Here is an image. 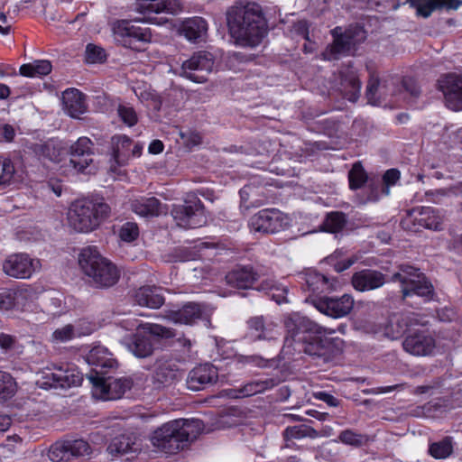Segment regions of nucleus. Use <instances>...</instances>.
I'll return each mask as SVG.
<instances>
[{"mask_svg":"<svg viewBox=\"0 0 462 462\" xmlns=\"http://www.w3.org/2000/svg\"><path fill=\"white\" fill-rule=\"evenodd\" d=\"M290 337L286 343L303 341V351L312 356L320 357L324 362L329 361L335 355V346L331 339L321 335H332L336 329L322 327L298 313L288 316L284 321Z\"/></svg>","mask_w":462,"mask_h":462,"instance_id":"obj_1","label":"nucleus"},{"mask_svg":"<svg viewBox=\"0 0 462 462\" xmlns=\"http://www.w3.org/2000/svg\"><path fill=\"white\" fill-rule=\"evenodd\" d=\"M227 25L230 35L241 46H257L267 32L262 8L256 3L231 7L227 12Z\"/></svg>","mask_w":462,"mask_h":462,"instance_id":"obj_2","label":"nucleus"},{"mask_svg":"<svg viewBox=\"0 0 462 462\" xmlns=\"http://www.w3.org/2000/svg\"><path fill=\"white\" fill-rule=\"evenodd\" d=\"M203 430L198 419H179L162 424L152 436V443L166 454H176L194 441Z\"/></svg>","mask_w":462,"mask_h":462,"instance_id":"obj_3","label":"nucleus"},{"mask_svg":"<svg viewBox=\"0 0 462 462\" xmlns=\"http://www.w3.org/2000/svg\"><path fill=\"white\" fill-rule=\"evenodd\" d=\"M79 263L96 288H110L120 278V271L116 265L102 256L95 246H88L81 250Z\"/></svg>","mask_w":462,"mask_h":462,"instance_id":"obj_4","label":"nucleus"},{"mask_svg":"<svg viewBox=\"0 0 462 462\" xmlns=\"http://www.w3.org/2000/svg\"><path fill=\"white\" fill-rule=\"evenodd\" d=\"M109 214L110 207L102 200L79 199L69 208L68 224L76 232L88 233L97 229Z\"/></svg>","mask_w":462,"mask_h":462,"instance_id":"obj_5","label":"nucleus"},{"mask_svg":"<svg viewBox=\"0 0 462 462\" xmlns=\"http://www.w3.org/2000/svg\"><path fill=\"white\" fill-rule=\"evenodd\" d=\"M127 330L137 329L138 331L131 337H125L123 344L136 357L144 358L151 356L153 352V344L150 335L171 338L175 337V333L171 328L163 327L154 323H141L137 319L124 321Z\"/></svg>","mask_w":462,"mask_h":462,"instance_id":"obj_6","label":"nucleus"},{"mask_svg":"<svg viewBox=\"0 0 462 462\" xmlns=\"http://www.w3.org/2000/svg\"><path fill=\"white\" fill-rule=\"evenodd\" d=\"M392 281L400 283L403 299L414 295L422 298L425 301L433 299L434 289L431 282L424 273L413 266L400 265L398 272L393 274Z\"/></svg>","mask_w":462,"mask_h":462,"instance_id":"obj_7","label":"nucleus"},{"mask_svg":"<svg viewBox=\"0 0 462 462\" xmlns=\"http://www.w3.org/2000/svg\"><path fill=\"white\" fill-rule=\"evenodd\" d=\"M333 42L327 46L322 55L325 60H337L341 55L347 54L352 48L365 39V32L359 26L350 27L342 32L341 27L331 31Z\"/></svg>","mask_w":462,"mask_h":462,"instance_id":"obj_8","label":"nucleus"},{"mask_svg":"<svg viewBox=\"0 0 462 462\" xmlns=\"http://www.w3.org/2000/svg\"><path fill=\"white\" fill-rule=\"evenodd\" d=\"M93 387V396L104 401L120 399L133 386V382L127 377H106L105 374H87Z\"/></svg>","mask_w":462,"mask_h":462,"instance_id":"obj_9","label":"nucleus"},{"mask_svg":"<svg viewBox=\"0 0 462 462\" xmlns=\"http://www.w3.org/2000/svg\"><path fill=\"white\" fill-rule=\"evenodd\" d=\"M116 40L126 48L141 51L151 42L152 34L148 28L136 26L133 21L121 20L114 27Z\"/></svg>","mask_w":462,"mask_h":462,"instance_id":"obj_10","label":"nucleus"},{"mask_svg":"<svg viewBox=\"0 0 462 462\" xmlns=\"http://www.w3.org/2000/svg\"><path fill=\"white\" fill-rule=\"evenodd\" d=\"M401 226L411 232H418L421 228L439 230L441 226V217L433 208L417 207L406 211Z\"/></svg>","mask_w":462,"mask_h":462,"instance_id":"obj_11","label":"nucleus"},{"mask_svg":"<svg viewBox=\"0 0 462 462\" xmlns=\"http://www.w3.org/2000/svg\"><path fill=\"white\" fill-rule=\"evenodd\" d=\"M213 55L208 51H198L183 61L180 75L196 83L207 81L214 68Z\"/></svg>","mask_w":462,"mask_h":462,"instance_id":"obj_12","label":"nucleus"},{"mask_svg":"<svg viewBox=\"0 0 462 462\" xmlns=\"http://www.w3.org/2000/svg\"><path fill=\"white\" fill-rule=\"evenodd\" d=\"M90 453V445L80 439L54 443L49 449L48 457L53 462H61L84 457Z\"/></svg>","mask_w":462,"mask_h":462,"instance_id":"obj_13","label":"nucleus"},{"mask_svg":"<svg viewBox=\"0 0 462 462\" xmlns=\"http://www.w3.org/2000/svg\"><path fill=\"white\" fill-rule=\"evenodd\" d=\"M405 352L415 356H429L435 353L436 339L428 329L410 330L402 341Z\"/></svg>","mask_w":462,"mask_h":462,"instance_id":"obj_14","label":"nucleus"},{"mask_svg":"<svg viewBox=\"0 0 462 462\" xmlns=\"http://www.w3.org/2000/svg\"><path fill=\"white\" fill-rule=\"evenodd\" d=\"M286 217L275 208H266L254 214L250 219L253 231L273 234L282 230L286 226Z\"/></svg>","mask_w":462,"mask_h":462,"instance_id":"obj_15","label":"nucleus"},{"mask_svg":"<svg viewBox=\"0 0 462 462\" xmlns=\"http://www.w3.org/2000/svg\"><path fill=\"white\" fill-rule=\"evenodd\" d=\"M438 88L443 93L448 108L453 111L462 109V79L457 73H447L438 80Z\"/></svg>","mask_w":462,"mask_h":462,"instance_id":"obj_16","label":"nucleus"},{"mask_svg":"<svg viewBox=\"0 0 462 462\" xmlns=\"http://www.w3.org/2000/svg\"><path fill=\"white\" fill-rule=\"evenodd\" d=\"M41 269L39 259L31 258L26 254H16L9 256L3 264L4 272L14 278L27 279Z\"/></svg>","mask_w":462,"mask_h":462,"instance_id":"obj_17","label":"nucleus"},{"mask_svg":"<svg viewBox=\"0 0 462 462\" xmlns=\"http://www.w3.org/2000/svg\"><path fill=\"white\" fill-rule=\"evenodd\" d=\"M397 80L394 79H380L372 75L366 87L365 96L373 106L386 105L389 97L395 95Z\"/></svg>","mask_w":462,"mask_h":462,"instance_id":"obj_18","label":"nucleus"},{"mask_svg":"<svg viewBox=\"0 0 462 462\" xmlns=\"http://www.w3.org/2000/svg\"><path fill=\"white\" fill-rule=\"evenodd\" d=\"M171 215L179 226L195 228L201 226L203 206L199 199L188 201L184 205L174 206L171 209Z\"/></svg>","mask_w":462,"mask_h":462,"instance_id":"obj_19","label":"nucleus"},{"mask_svg":"<svg viewBox=\"0 0 462 462\" xmlns=\"http://www.w3.org/2000/svg\"><path fill=\"white\" fill-rule=\"evenodd\" d=\"M140 451L141 447L136 439L125 434L113 438L106 447V452L111 460L129 461L136 457Z\"/></svg>","mask_w":462,"mask_h":462,"instance_id":"obj_20","label":"nucleus"},{"mask_svg":"<svg viewBox=\"0 0 462 462\" xmlns=\"http://www.w3.org/2000/svg\"><path fill=\"white\" fill-rule=\"evenodd\" d=\"M82 382V376L75 369L56 367L54 371H48L42 376L41 385L44 388H70L78 386Z\"/></svg>","mask_w":462,"mask_h":462,"instance_id":"obj_21","label":"nucleus"},{"mask_svg":"<svg viewBox=\"0 0 462 462\" xmlns=\"http://www.w3.org/2000/svg\"><path fill=\"white\" fill-rule=\"evenodd\" d=\"M317 310L334 319L343 318L350 313L354 307V299L350 294L341 297H325L315 303Z\"/></svg>","mask_w":462,"mask_h":462,"instance_id":"obj_22","label":"nucleus"},{"mask_svg":"<svg viewBox=\"0 0 462 462\" xmlns=\"http://www.w3.org/2000/svg\"><path fill=\"white\" fill-rule=\"evenodd\" d=\"M93 143L88 137H80L70 146L69 164L78 172H84L93 162Z\"/></svg>","mask_w":462,"mask_h":462,"instance_id":"obj_23","label":"nucleus"},{"mask_svg":"<svg viewBox=\"0 0 462 462\" xmlns=\"http://www.w3.org/2000/svg\"><path fill=\"white\" fill-rule=\"evenodd\" d=\"M86 360L88 365L95 366L89 373L93 374L103 375L106 374V370H113L118 366V363L114 358L113 354L103 346H94L87 355Z\"/></svg>","mask_w":462,"mask_h":462,"instance_id":"obj_24","label":"nucleus"},{"mask_svg":"<svg viewBox=\"0 0 462 462\" xmlns=\"http://www.w3.org/2000/svg\"><path fill=\"white\" fill-rule=\"evenodd\" d=\"M217 378L218 374L215 366L209 364L200 365L189 373L187 385L192 391H199L216 383Z\"/></svg>","mask_w":462,"mask_h":462,"instance_id":"obj_25","label":"nucleus"},{"mask_svg":"<svg viewBox=\"0 0 462 462\" xmlns=\"http://www.w3.org/2000/svg\"><path fill=\"white\" fill-rule=\"evenodd\" d=\"M419 324L418 315L413 312L394 313L385 328V335L391 339H397L405 333H409L410 328Z\"/></svg>","mask_w":462,"mask_h":462,"instance_id":"obj_26","label":"nucleus"},{"mask_svg":"<svg viewBox=\"0 0 462 462\" xmlns=\"http://www.w3.org/2000/svg\"><path fill=\"white\" fill-rule=\"evenodd\" d=\"M280 382L278 377L252 380L238 389H229L226 394L230 398L249 397L272 390L277 386Z\"/></svg>","mask_w":462,"mask_h":462,"instance_id":"obj_27","label":"nucleus"},{"mask_svg":"<svg viewBox=\"0 0 462 462\" xmlns=\"http://www.w3.org/2000/svg\"><path fill=\"white\" fill-rule=\"evenodd\" d=\"M247 324L254 340H272L278 335L277 325L262 316L251 318Z\"/></svg>","mask_w":462,"mask_h":462,"instance_id":"obj_28","label":"nucleus"},{"mask_svg":"<svg viewBox=\"0 0 462 462\" xmlns=\"http://www.w3.org/2000/svg\"><path fill=\"white\" fill-rule=\"evenodd\" d=\"M384 282V274L375 270H363L352 276V284L359 291L375 290L382 287Z\"/></svg>","mask_w":462,"mask_h":462,"instance_id":"obj_29","label":"nucleus"},{"mask_svg":"<svg viewBox=\"0 0 462 462\" xmlns=\"http://www.w3.org/2000/svg\"><path fill=\"white\" fill-rule=\"evenodd\" d=\"M180 7L178 0H136L135 9L144 16L160 13H176Z\"/></svg>","mask_w":462,"mask_h":462,"instance_id":"obj_30","label":"nucleus"},{"mask_svg":"<svg viewBox=\"0 0 462 462\" xmlns=\"http://www.w3.org/2000/svg\"><path fill=\"white\" fill-rule=\"evenodd\" d=\"M202 314L201 306L198 303L189 302L178 310H168L165 318L176 324H192L196 319H200Z\"/></svg>","mask_w":462,"mask_h":462,"instance_id":"obj_31","label":"nucleus"},{"mask_svg":"<svg viewBox=\"0 0 462 462\" xmlns=\"http://www.w3.org/2000/svg\"><path fill=\"white\" fill-rule=\"evenodd\" d=\"M259 278L252 267H239L228 273L226 281L228 285L237 289H251L254 282Z\"/></svg>","mask_w":462,"mask_h":462,"instance_id":"obj_32","label":"nucleus"},{"mask_svg":"<svg viewBox=\"0 0 462 462\" xmlns=\"http://www.w3.org/2000/svg\"><path fill=\"white\" fill-rule=\"evenodd\" d=\"M62 101L65 111L73 118H79L87 111L84 95L76 88L65 90Z\"/></svg>","mask_w":462,"mask_h":462,"instance_id":"obj_33","label":"nucleus"},{"mask_svg":"<svg viewBox=\"0 0 462 462\" xmlns=\"http://www.w3.org/2000/svg\"><path fill=\"white\" fill-rule=\"evenodd\" d=\"M133 297L136 304L150 309H159L164 303L160 289L153 286L140 287L134 291Z\"/></svg>","mask_w":462,"mask_h":462,"instance_id":"obj_34","label":"nucleus"},{"mask_svg":"<svg viewBox=\"0 0 462 462\" xmlns=\"http://www.w3.org/2000/svg\"><path fill=\"white\" fill-rule=\"evenodd\" d=\"M405 3H410L423 17H429L437 8L457 9L460 5L459 0H405Z\"/></svg>","mask_w":462,"mask_h":462,"instance_id":"obj_35","label":"nucleus"},{"mask_svg":"<svg viewBox=\"0 0 462 462\" xmlns=\"http://www.w3.org/2000/svg\"><path fill=\"white\" fill-rule=\"evenodd\" d=\"M133 141L125 135H116L111 140L112 160L117 166H123L130 160V147Z\"/></svg>","mask_w":462,"mask_h":462,"instance_id":"obj_36","label":"nucleus"},{"mask_svg":"<svg viewBox=\"0 0 462 462\" xmlns=\"http://www.w3.org/2000/svg\"><path fill=\"white\" fill-rule=\"evenodd\" d=\"M132 210L142 217H156L162 213V204L155 197H139L131 201Z\"/></svg>","mask_w":462,"mask_h":462,"instance_id":"obj_37","label":"nucleus"},{"mask_svg":"<svg viewBox=\"0 0 462 462\" xmlns=\"http://www.w3.org/2000/svg\"><path fill=\"white\" fill-rule=\"evenodd\" d=\"M151 97V106L153 109L160 110L162 102L171 106H179L185 99V93L182 88L172 86L166 89L163 96L161 97L157 95L147 94Z\"/></svg>","mask_w":462,"mask_h":462,"instance_id":"obj_38","label":"nucleus"},{"mask_svg":"<svg viewBox=\"0 0 462 462\" xmlns=\"http://www.w3.org/2000/svg\"><path fill=\"white\" fill-rule=\"evenodd\" d=\"M208 31V23L202 17L189 18L182 23L181 32L190 42L203 40Z\"/></svg>","mask_w":462,"mask_h":462,"instance_id":"obj_39","label":"nucleus"},{"mask_svg":"<svg viewBox=\"0 0 462 462\" xmlns=\"http://www.w3.org/2000/svg\"><path fill=\"white\" fill-rule=\"evenodd\" d=\"M340 85L346 98L356 102L360 95L361 82L353 70L347 69L340 72Z\"/></svg>","mask_w":462,"mask_h":462,"instance_id":"obj_40","label":"nucleus"},{"mask_svg":"<svg viewBox=\"0 0 462 462\" xmlns=\"http://www.w3.org/2000/svg\"><path fill=\"white\" fill-rule=\"evenodd\" d=\"M178 369L171 360H157L154 366L153 378L160 384H169L177 377Z\"/></svg>","mask_w":462,"mask_h":462,"instance_id":"obj_41","label":"nucleus"},{"mask_svg":"<svg viewBox=\"0 0 462 462\" xmlns=\"http://www.w3.org/2000/svg\"><path fill=\"white\" fill-rule=\"evenodd\" d=\"M453 450V439L447 436L437 441H430L428 454L435 459H445L452 455Z\"/></svg>","mask_w":462,"mask_h":462,"instance_id":"obj_42","label":"nucleus"},{"mask_svg":"<svg viewBox=\"0 0 462 462\" xmlns=\"http://www.w3.org/2000/svg\"><path fill=\"white\" fill-rule=\"evenodd\" d=\"M52 66L47 60H39L20 67V74L24 77H42L51 73Z\"/></svg>","mask_w":462,"mask_h":462,"instance_id":"obj_43","label":"nucleus"},{"mask_svg":"<svg viewBox=\"0 0 462 462\" xmlns=\"http://www.w3.org/2000/svg\"><path fill=\"white\" fill-rule=\"evenodd\" d=\"M31 148L40 160L58 162L60 156V149L53 141H49L43 143H34Z\"/></svg>","mask_w":462,"mask_h":462,"instance_id":"obj_44","label":"nucleus"},{"mask_svg":"<svg viewBox=\"0 0 462 462\" xmlns=\"http://www.w3.org/2000/svg\"><path fill=\"white\" fill-rule=\"evenodd\" d=\"M346 224V217L343 212L333 211L328 213L321 225V230L328 233L340 232Z\"/></svg>","mask_w":462,"mask_h":462,"instance_id":"obj_45","label":"nucleus"},{"mask_svg":"<svg viewBox=\"0 0 462 462\" xmlns=\"http://www.w3.org/2000/svg\"><path fill=\"white\" fill-rule=\"evenodd\" d=\"M92 331L91 328H88L86 330L81 331L79 329H76L73 325H66L60 328H57L52 333V341L54 342H66L68 340L72 339L76 335H88Z\"/></svg>","mask_w":462,"mask_h":462,"instance_id":"obj_46","label":"nucleus"},{"mask_svg":"<svg viewBox=\"0 0 462 462\" xmlns=\"http://www.w3.org/2000/svg\"><path fill=\"white\" fill-rule=\"evenodd\" d=\"M349 187L351 189H360L368 181V177L360 162H356L348 172Z\"/></svg>","mask_w":462,"mask_h":462,"instance_id":"obj_47","label":"nucleus"},{"mask_svg":"<svg viewBox=\"0 0 462 462\" xmlns=\"http://www.w3.org/2000/svg\"><path fill=\"white\" fill-rule=\"evenodd\" d=\"M284 438L289 440L291 439H300L303 437L315 438L318 436V432L305 425H299L293 427H287L283 432Z\"/></svg>","mask_w":462,"mask_h":462,"instance_id":"obj_48","label":"nucleus"},{"mask_svg":"<svg viewBox=\"0 0 462 462\" xmlns=\"http://www.w3.org/2000/svg\"><path fill=\"white\" fill-rule=\"evenodd\" d=\"M14 172L15 170L12 161L8 158L0 157V187L9 185Z\"/></svg>","mask_w":462,"mask_h":462,"instance_id":"obj_49","label":"nucleus"},{"mask_svg":"<svg viewBox=\"0 0 462 462\" xmlns=\"http://www.w3.org/2000/svg\"><path fill=\"white\" fill-rule=\"evenodd\" d=\"M306 283L311 292H320L324 291L325 286L328 284V279L323 274L318 273H309L306 278Z\"/></svg>","mask_w":462,"mask_h":462,"instance_id":"obj_50","label":"nucleus"},{"mask_svg":"<svg viewBox=\"0 0 462 462\" xmlns=\"http://www.w3.org/2000/svg\"><path fill=\"white\" fill-rule=\"evenodd\" d=\"M258 195V192L254 187H253L251 184L245 185L241 190H240V196L241 199L245 202L249 201L250 205L253 207H260L263 205L266 201V198L263 199H257L256 196Z\"/></svg>","mask_w":462,"mask_h":462,"instance_id":"obj_51","label":"nucleus"},{"mask_svg":"<svg viewBox=\"0 0 462 462\" xmlns=\"http://www.w3.org/2000/svg\"><path fill=\"white\" fill-rule=\"evenodd\" d=\"M16 390V385L11 374L0 372V396L7 398L12 396Z\"/></svg>","mask_w":462,"mask_h":462,"instance_id":"obj_52","label":"nucleus"},{"mask_svg":"<svg viewBox=\"0 0 462 462\" xmlns=\"http://www.w3.org/2000/svg\"><path fill=\"white\" fill-rule=\"evenodd\" d=\"M85 58L89 63L102 62L106 60V52L103 48L88 43L86 47Z\"/></svg>","mask_w":462,"mask_h":462,"instance_id":"obj_53","label":"nucleus"},{"mask_svg":"<svg viewBox=\"0 0 462 462\" xmlns=\"http://www.w3.org/2000/svg\"><path fill=\"white\" fill-rule=\"evenodd\" d=\"M117 113L121 120L128 126H134L138 121L135 110L128 105H119Z\"/></svg>","mask_w":462,"mask_h":462,"instance_id":"obj_54","label":"nucleus"},{"mask_svg":"<svg viewBox=\"0 0 462 462\" xmlns=\"http://www.w3.org/2000/svg\"><path fill=\"white\" fill-rule=\"evenodd\" d=\"M339 440L346 445L359 447L365 442V436L351 430H343L339 436Z\"/></svg>","mask_w":462,"mask_h":462,"instance_id":"obj_55","label":"nucleus"},{"mask_svg":"<svg viewBox=\"0 0 462 462\" xmlns=\"http://www.w3.org/2000/svg\"><path fill=\"white\" fill-rule=\"evenodd\" d=\"M238 363L240 364H249L253 365L259 368H265L271 366V362L273 358H264L258 355H251V356H240L237 358Z\"/></svg>","mask_w":462,"mask_h":462,"instance_id":"obj_56","label":"nucleus"},{"mask_svg":"<svg viewBox=\"0 0 462 462\" xmlns=\"http://www.w3.org/2000/svg\"><path fill=\"white\" fill-rule=\"evenodd\" d=\"M139 236V229L135 223L126 222L125 223L119 231L120 238L125 242H133Z\"/></svg>","mask_w":462,"mask_h":462,"instance_id":"obj_57","label":"nucleus"},{"mask_svg":"<svg viewBox=\"0 0 462 462\" xmlns=\"http://www.w3.org/2000/svg\"><path fill=\"white\" fill-rule=\"evenodd\" d=\"M383 184L378 178H372L368 180V194L366 197V201H376L380 198V194L382 192V188Z\"/></svg>","mask_w":462,"mask_h":462,"instance_id":"obj_58","label":"nucleus"},{"mask_svg":"<svg viewBox=\"0 0 462 462\" xmlns=\"http://www.w3.org/2000/svg\"><path fill=\"white\" fill-rule=\"evenodd\" d=\"M400 179V171L396 169H390L385 171L383 176V184L382 192L384 195H389L390 193V186L394 185L397 180Z\"/></svg>","mask_w":462,"mask_h":462,"instance_id":"obj_59","label":"nucleus"},{"mask_svg":"<svg viewBox=\"0 0 462 462\" xmlns=\"http://www.w3.org/2000/svg\"><path fill=\"white\" fill-rule=\"evenodd\" d=\"M29 351L32 355V358H35L36 361L46 354V346L41 342L32 341L29 346Z\"/></svg>","mask_w":462,"mask_h":462,"instance_id":"obj_60","label":"nucleus"},{"mask_svg":"<svg viewBox=\"0 0 462 462\" xmlns=\"http://www.w3.org/2000/svg\"><path fill=\"white\" fill-rule=\"evenodd\" d=\"M402 88L413 97H419L420 93V88L417 86L416 82L411 79L402 81Z\"/></svg>","mask_w":462,"mask_h":462,"instance_id":"obj_61","label":"nucleus"},{"mask_svg":"<svg viewBox=\"0 0 462 462\" xmlns=\"http://www.w3.org/2000/svg\"><path fill=\"white\" fill-rule=\"evenodd\" d=\"M16 343V339L14 337L5 334L0 333V346L5 350L12 349Z\"/></svg>","mask_w":462,"mask_h":462,"instance_id":"obj_62","label":"nucleus"},{"mask_svg":"<svg viewBox=\"0 0 462 462\" xmlns=\"http://www.w3.org/2000/svg\"><path fill=\"white\" fill-rule=\"evenodd\" d=\"M315 397L316 399L325 402L328 405L331 407H337L339 404V401L336 397L325 392L316 393Z\"/></svg>","mask_w":462,"mask_h":462,"instance_id":"obj_63","label":"nucleus"},{"mask_svg":"<svg viewBox=\"0 0 462 462\" xmlns=\"http://www.w3.org/2000/svg\"><path fill=\"white\" fill-rule=\"evenodd\" d=\"M180 136L187 143L188 145H198L201 143V136L198 133H180Z\"/></svg>","mask_w":462,"mask_h":462,"instance_id":"obj_64","label":"nucleus"}]
</instances>
